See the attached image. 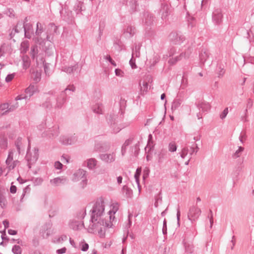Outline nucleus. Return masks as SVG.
<instances>
[{"label": "nucleus", "instance_id": "9b49d317", "mask_svg": "<svg viewBox=\"0 0 254 254\" xmlns=\"http://www.w3.org/2000/svg\"><path fill=\"white\" fill-rule=\"evenodd\" d=\"M77 141V137L74 135L70 136H63L60 138L61 143L65 145H71L74 144Z\"/></svg>", "mask_w": 254, "mask_h": 254}, {"label": "nucleus", "instance_id": "13d9d810", "mask_svg": "<svg viewBox=\"0 0 254 254\" xmlns=\"http://www.w3.org/2000/svg\"><path fill=\"white\" fill-rule=\"evenodd\" d=\"M225 72V71L224 68H223L221 67H219L218 68V72H217L218 74V77H220L223 76Z\"/></svg>", "mask_w": 254, "mask_h": 254}, {"label": "nucleus", "instance_id": "37998d69", "mask_svg": "<svg viewBox=\"0 0 254 254\" xmlns=\"http://www.w3.org/2000/svg\"><path fill=\"white\" fill-rule=\"evenodd\" d=\"M177 145L174 142H171L169 144V150L170 152H175L177 150Z\"/></svg>", "mask_w": 254, "mask_h": 254}, {"label": "nucleus", "instance_id": "1a4fd4ad", "mask_svg": "<svg viewBox=\"0 0 254 254\" xmlns=\"http://www.w3.org/2000/svg\"><path fill=\"white\" fill-rule=\"evenodd\" d=\"M120 2L123 4H126L128 10L133 13L136 10L137 6V0H120Z\"/></svg>", "mask_w": 254, "mask_h": 254}, {"label": "nucleus", "instance_id": "393cba45", "mask_svg": "<svg viewBox=\"0 0 254 254\" xmlns=\"http://www.w3.org/2000/svg\"><path fill=\"white\" fill-rule=\"evenodd\" d=\"M134 34L135 28L131 26H128L124 32V34L127 37H131Z\"/></svg>", "mask_w": 254, "mask_h": 254}, {"label": "nucleus", "instance_id": "ea45409f", "mask_svg": "<svg viewBox=\"0 0 254 254\" xmlns=\"http://www.w3.org/2000/svg\"><path fill=\"white\" fill-rule=\"evenodd\" d=\"M110 156L109 154H102L100 155V158L102 160L108 162L110 160Z\"/></svg>", "mask_w": 254, "mask_h": 254}, {"label": "nucleus", "instance_id": "5701e85b", "mask_svg": "<svg viewBox=\"0 0 254 254\" xmlns=\"http://www.w3.org/2000/svg\"><path fill=\"white\" fill-rule=\"evenodd\" d=\"M92 111L97 114H103V106L102 104L97 103L92 107Z\"/></svg>", "mask_w": 254, "mask_h": 254}, {"label": "nucleus", "instance_id": "2f4dec72", "mask_svg": "<svg viewBox=\"0 0 254 254\" xmlns=\"http://www.w3.org/2000/svg\"><path fill=\"white\" fill-rule=\"evenodd\" d=\"M22 138L20 137H19L15 142V145L16 147L18 154H20L21 153L20 150L22 145Z\"/></svg>", "mask_w": 254, "mask_h": 254}, {"label": "nucleus", "instance_id": "7ed1b4c3", "mask_svg": "<svg viewBox=\"0 0 254 254\" xmlns=\"http://www.w3.org/2000/svg\"><path fill=\"white\" fill-rule=\"evenodd\" d=\"M29 148L30 144H29L25 159L27 161V165L29 169H30L31 168V165L35 163L38 160L39 157V150L38 148H35L33 152L31 153L29 151Z\"/></svg>", "mask_w": 254, "mask_h": 254}, {"label": "nucleus", "instance_id": "f3484780", "mask_svg": "<svg viewBox=\"0 0 254 254\" xmlns=\"http://www.w3.org/2000/svg\"><path fill=\"white\" fill-rule=\"evenodd\" d=\"M7 146V140L5 133L1 132L0 133V147L2 149H6Z\"/></svg>", "mask_w": 254, "mask_h": 254}, {"label": "nucleus", "instance_id": "e433bc0d", "mask_svg": "<svg viewBox=\"0 0 254 254\" xmlns=\"http://www.w3.org/2000/svg\"><path fill=\"white\" fill-rule=\"evenodd\" d=\"M244 148L243 147L239 146L238 149L236 151L233 155L235 158H237L240 156L241 153L243 151Z\"/></svg>", "mask_w": 254, "mask_h": 254}, {"label": "nucleus", "instance_id": "680f3d73", "mask_svg": "<svg viewBox=\"0 0 254 254\" xmlns=\"http://www.w3.org/2000/svg\"><path fill=\"white\" fill-rule=\"evenodd\" d=\"M0 232L1 233V234H2L1 236V239L2 240V241H5V240L8 241L9 240V239L6 236L5 230H4L3 231H2L1 232L0 231Z\"/></svg>", "mask_w": 254, "mask_h": 254}, {"label": "nucleus", "instance_id": "a878e982", "mask_svg": "<svg viewBox=\"0 0 254 254\" xmlns=\"http://www.w3.org/2000/svg\"><path fill=\"white\" fill-rule=\"evenodd\" d=\"M97 161L94 158H90L87 160V166L89 169H94L97 165Z\"/></svg>", "mask_w": 254, "mask_h": 254}, {"label": "nucleus", "instance_id": "c03bdc74", "mask_svg": "<svg viewBox=\"0 0 254 254\" xmlns=\"http://www.w3.org/2000/svg\"><path fill=\"white\" fill-rule=\"evenodd\" d=\"M119 204L117 202L112 203V213L115 214L119 210Z\"/></svg>", "mask_w": 254, "mask_h": 254}, {"label": "nucleus", "instance_id": "f03ea898", "mask_svg": "<svg viewBox=\"0 0 254 254\" xmlns=\"http://www.w3.org/2000/svg\"><path fill=\"white\" fill-rule=\"evenodd\" d=\"M75 90V87L72 85L70 87L66 88L64 91L61 92V93L56 98V104L55 105V108H61L66 101V92L67 91H71L73 92Z\"/></svg>", "mask_w": 254, "mask_h": 254}, {"label": "nucleus", "instance_id": "7c9ffc66", "mask_svg": "<svg viewBox=\"0 0 254 254\" xmlns=\"http://www.w3.org/2000/svg\"><path fill=\"white\" fill-rule=\"evenodd\" d=\"M131 142H132V139H128L125 141V142H124V143L123 144V145L122 146L121 152H122V155H125V154L126 152V148H127V146H128L129 144H130Z\"/></svg>", "mask_w": 254, "mask_h": 254}, {"label": "nucleus", "instance_id": "aec40b11", "mask_svg": "<svg viewBox=\"0 0 254 254\" xmlns=\"http://www.w3.org/2000/svg\"><path fill=\"white\" fill-rule=\"evenodd\" d=\"M199 59L202 63H204L209 57V53L207 49H202L199 53Z\"/></svg>", "mask_w": 254, "mask_h": 254}, {"label": "nucleus", "instance_id": "423d86ee", "mask_svg": "<svg viewBox=\"0 0 254 254\" xmlns=\"http://www.w3.org/2000/svg\"><path fill=\"white\" fill-rule=\"evenodd\" d=\"M201 213V209L195 206L190 207L188 214V217L191 222L196 221Z\"/></svg>", "mask_w": 254, "mask_h": 254}, {"label": "nucleus", "instance_id": "c756f323", "mask_svg": "<svg viewBox=\"0 0 254 254\" xmlns=\"http://www.w3.org/2000/svg\"><path fill=\"white\" fill-rule=\"evenodd\" d=\"M58 27L53 23H51L48 25V32L51 34L57 33Z\"/></svg>", "mask_w": 254, "mask_h": 254}, {"label": "nucleus", "instance_id": "5fc2aeb1", "mask_svg": "<svg viewBox=\"0 0 254 254\" xmlns=\"http://www.w3.org/2000/svg\"><path fill=\"white\" fill-rule=\"evenodd\" d=\"M22 46V51L23 53H26L29 48V46L26 43H22L21 44Z\"/></svg>", "mask_w": 254, "mask_h": 254}, {"label": "nucleus", "instance_id": "3c124183", "mask_svg": "<svg viewBox=\"0 0 254 254\" xmlns=\"http://www.w3.org/2000/svg\"><path fill=\"white\" fill-rule=\"evenodd\" d=\"M23 68L25 69H27V68H28L30 65V63L29 61V60H28V58H27L26 60H25V59H23Z\"/></svg>", "mask_w": 254, "mask_h": 254}, {"label": "nucleus", "instance_id": "0eeeda50", "mask_svg": "<svg viewBox=\"0 0 254 254\" xmlns=\"http://www.w3.org/2000/svg\"><path fill=\"white\" fill-rule=\"evenodd\" d=\"M154 17L153 15L147 11L144 12L142 19V24L147 29L151 26L154 22Z\"/></svg>", "mask_w": 254, "mask_h": 254}, {"label": "nucleus", "instance_id": "49530a36", "mask_svg": "<svg viewBox=\"0 0 254 254\" xmlns=\"http://www.w3.org/2000/svg\"><path fill=\"white\" fill-rule=\"evenodd\" d=\"M139 49L140 48L139 47L135 46V50H133L132 54V57L133 58V56H135L136 57H139L140 56V53H139Z\"/></svg>", "mask_w": 254, "mask_h": 254}, {"label": "nucleus", "instance_id": "c9c22d12", "mask_svg": "<svg viewBox=\"0 0 254 254\" xmlns=\"http://www.w3.org/2000/svg\"><path fill=\"white\" fill-rule=\"evenodd\" d=\"M126 102L127 101L124 99L121 98L120 101V110L121 111V114L123 115V110L126 108Z\"/></svg>", "mask_w": 254, "mask_h": 254}, {"label": "nucleus", "instance_id": "864d4df0", "mask_svg": "<svg viewBox=\"0 0 254 254\" xmlns=\"http://www.w3.org/2000/svg\"><path fill=\"white\" fill-rule=\"evenodd\" d=\"M15 76V73L9 74L5 77V81L6 82H10L14 78Z\"/></svg>", "mask_w": 254, "mask_h": 254}, {"label": "nucleus", "instance_id": "4468645a", "mask_svg": "<svg viewBox=\"0 0 254 254\" xmlns=\"http://www.w3.org/2000/svg\"><path fill=\"white\" fill-rule=\"evenodd\" d=\"M160 13L161 14V18L162 19H165L170 14V12L169 6L167 3H161Z\"/></svg>", "mask_w": 254, "mask_h": 254}, {"label": "nucleus", "instance_id": "a18cd8bd", "mask_svg": "<svg viewBox=\"0 0 254 254\" xmlns=\"http://www.w3.org/2000/svg\"><path fill=\"white\" fill-rule=\"evenodd\" d=\"M51 132V134L52 137H55L58 136L60 133L59 127L53 129Z\"/></svg>", "mask_w": 254, "mask_h": 254}, {"label": "nucleus", "instance_id": "603ef678", "mask_svg": "<svg viewBox=\"0 0 254 254\" xmlns=\"http://www.w3.org/2000/svg\"><path fill=\"white\" fill-rule=\"evenodd\" d=\"M228 113V108H226L222 112V113L220 115V118L222 120L224 119V118H225Z\"/></svg>", "mask_w": 254, "mask_h": 254}, {"label": "nucleus", "instance_id": "09e8293b", "mask_svg": "<svg viewBox=\"0 0 254 254\" xmlns=\"http://www.w3.org/2000/svg\"><path fill=\"white\" fill-rule=\"evenodd\" d=\"M8 108H9V105L7 103L0 104V110L1 111L8 110Z\"/></svg>", "mask_w": 254, "mask_h": 254}, {"label": "nucleus", "instance_id": "a19ab883", "mask_svg": "<svg viewBox=\"0 0 254 254\" xmlns=\"http://www.w3.org/2000/svg\"><path fill=\"white\" fill-rule=\"evenodd\" d=\"M133 214L131 213H128V223L126 226V228L127 229V232L128 231V228L130 227L131 225V218L132 217Z\"/></svg>", "mask_w": 254, "mask_h": 254}, {"label": "nucleus", "instance_id": "473e14b6", "mask_svg": "<svg viewBox=\"0 0 254 254\" xmlns=\"http://www.w3.org/2000/svg\"><path fill=\"white\" fill-rule=\"evenodd\" d=\"M70 227L74 230H77L82 227H84V223L80 224L78 221H74L70 224Z\"/></svg>", "mask_w": 254, "mask_h": 254}, {"label": "nucleus", "instance_id": "58836bf2", "mask_svg": "<svg viewBox=\"0 0 254 254\" xmlns=\"http://www.w3.org/2000/svg\"><path fill=\"white\" fill-rule=\"evenodd\" d=\"M185 250L186 252L190 254H192L194 252V247L193 245L190 244H186Z\"/></svg>", "mask_w": 254, "mask_h": 254}, {"label": "nucleus", "instance_id": "412c9836", "mask_svg": "<svg viewBox=\"0 0 254 254\" xmlns=\"http://www.w3.org/2000/svg\"><path fill=\"white\" fill-rule=\"evenodd\" d=\"M78 64H76L74 65L70 66H64L63 67V71L64 72L70 74L74 71H77L78 68Z\"/></svg>", "mask_w": 254, "mask_h": 254}, {"label": "nucleus", "instance_id": "f704fd0d", "mask_svg": "<svg viewBox=\"0 0 254 254\" xmlns=\"http://www.w3.org/2000/svg\"><path fill=\"white\" fill-rule=\"evenodd\" d=\"M196 234L195 228L192 226L190 228V232L189 231H188L186 233V236H189L191 237H193L195 236Z\"/></svg>", "mask_w": 254, "mask_h": 254}, {"label": "nucleus", "instance_id": "c85d7f7f", "mask_svg": "<svg viewBox=\"0 0 254 254\" xmlns=\"http://www.w3.org/2000/svg\"><path fill=\"white\" fill-rule=\"evenodd\" d=\"M18 106L19 105L18 102H16L14 104L9 106V108L8 109V110L4 111L2 113H1V115H5L8 113L14 111L16 109H17L18 107Z\"/></svg>", "mask_w": 254, "mask_h": 254}, {"label": "nucleus", "instance_id": "79ce46f5", "mask_svg": "<svg viewBox=\"0 0 254 254\" xmlns=\"http://www.w3.org/2000/svg\"><path fill=\"white\" fill-rule=\"evenodd\" d=\"M189 152V149L188 147H186L182 149L181 152L180 153V156L181 158H185V157L187 155Z\"/></svg>", "mask_w": 254, "mask_h": 254}, {"label": "nucleus", "instance_id": "a211bd4d", "mask_svg": "<svg viewBox=\"0 0 254 254\" xmlns=\"http://www.w3.org/2000/svg\"><path fill=\"white\" fill-rule=\"evenodd\" d=\"M67 182L66 178H62L60 177L55 178L50 180V183L54 186H58L60 184H64Z\"/></svg>", "mask_w": 254, "mask_h": 254}, {"label": "nucleus", "instance_id": "ddd939ff", "mask_svg": "<svg viewBox=\"0 0 254 254\" xmlns=\"http://www.w3.org/2000/svg\"><path fill=\"white\" fill-rule=\"evenodd\" d=\"M197 107L198 109L203 112H207L210 109V105L208 103L202 102L196 104ZM200 112L197 114L198 119H201L202 117L200 115Z\"/></svg>", "mask_w": 254, "mask_h": 254}, {"label": "nucleus", "instance_id": "9d476101", "mask_svg": "<svg viewBox=\"0 0 254 254\" xmlns=\"http://www.w3.org/2000/svg\"><path fill=\"white\" fill-rule=\"evenodd\" d=\"M212 21L215 25H220L222 21L223 14L221 9L217 8L212 13Z\"/></svg>", "mask_w": 254, "mask_h": 254}, {"label": "nucleus", "instance_id": "4be33fe9", "mask_svg": "<svg viewBox=\"0 0 254 254\" xmlns=\"http://www.w3.org/2000/svg\"><path fill=\"white\" fill-rule=\"evenodd\" d=\"M123 195L127 198H131L132 195V190L127 186H124L122 189Z\"/></svg>", "mask_w": 254, "mask_h": 254}, {"label": "nucleus", "instance_id": "bf43d9fd", "mask_svg": "<svg viewBox=\"0 0 254 254\" xmlns=\"http://www.w3.org/2000/svg\"><path fill=\"white\" fill-rule=\"evenodd\" d=\"M22 99L28 100V98L25 94L19 95L15 98L16 101L20 100Z\"/></svg>", "mask_w": 254, "mask_h": 254}, {"label": "nucleus", "instance_id": "f257e3e1", "mask_svg": "<svg viewBox=\"0 0 254 254\" xmlns=\"http://www.w3.org/2000/svg\"><path fill=\"white\" fill-rule=\"evenodd\" d=\"M105 210L104 201L102 197L97 199L91 210V221L92 229L98 231L100 237H105L106 233L109 232L111 227V209L108 212V220L102 219L100 217Z\"/></svg>", "mask_w": 254, "mask_h": 254}, {"label": "nucleus", "instance_id": "69168bd1", "mask_svg": "<svg viewBox=\"0 0 254 254\" xmlns=\"http://www.w3.org/2000/svg\"><path fill=\"white\" fill-rule=\"evenodd\" d=\"M180 216H181V212H180L179 206H178L177 209V221H178V225L179 226H180Z\"/></svg>", "mask_w": 254, "mask_h": 254}, {"label": "nucleus", "instance_id": "dca6fc26", "mask_svg": "<svg viewBox=\"0 0 254 254\" xmlns=\"http://www.w3.org/2000/svg\"><path fill=\"white\" fill-rule=\"evenodd\" d=\"M36 87L34 85L30 84L28 87H27L25 90V94L29 100L31 96L33 95L34 93L36 92Z\"/></svg>", "mask_w": 254, "mask_h": 254}, {"label": "nucleus", "instance_id": "0e129e2a", "mask_svg": "<svg viewBox=\"0 0 254 254\" xmlns=\"http://www.w3.org/2000/svg\"><path fill=\"white\" fill-rule=\"evenodd\" d=\"M129 64L131 68L133 69L136 68V65L135 64V60L132 57L129 61Z\"/></svg>", "mask_w": 254, "mask_h": 254}, {"label": "nucleus", "instance_id": "6ab92c4d", "mask_svg": "<svg viewBox=\"0 0 254 254\" xmlns=\"http://www.w3.org/2000/svg\"><path fill=\"white\" fill-rule=\"evenodd\" d=\"M52 100L51 97H46L45 101L40 105V106L44 109L51 110L53 108Z\"/></svg>", "mask_w": 254, "mask_h": 254}, {"label": "nucleus", "instance_id": "cd10ccee", "mask_svg": "<svg viewBox=\"0 0 254 254\" xmlns=\"http://www.w3.org/2000/svg\"><path fill=\"white\" fill-rule=\"evenodd\" d=\"M38 53V46L37 45H33L31 46L30 50V56L33 60H35L37 58Z\"/></svg>", "mask_w": 254, "mask_h": 254}, {"label": "nucleus", "instance_id": "4c0bfd02", "mask_svg": "<svg viewBox=\"0 0 254 254\" xmlns=\"http://www.w3.org/2000/svg\"><path fill=\"white\" fill-rule=\"evenodd\" d=\"M12 252L14 254H21V249L19 246L15 245L12 249Z\"/></svg>", "mask_w": 254, "mask_h": 254}, {"label": "nucleus", "instance_id": "de8ad7c7", "mask_svg": "<svg viewBox=\"0 0 254 254\" xmlns=\"http://www.w3.org/2000/svg\"><path fill=\"white\" fill-rule=\"evenodd\" d=\"M148 84L146 82H143L142 86H141V91L143 93L146 92L148 91Z\"/></svg>", "mask_w": 254, "mask_h": 254}, {"label": "nucleus", "instance_id": "6e6d98bb", "mask_svg": "<svg viewBox=\"0 0 254 254\" xmlns=\"http://www.w3.org/2000/svg\"><path fill=\"white\" fill-rule=\"evenodd\" d=\"M176 52L177 49L175 47L171 48L168 52L169 57L173 56Z\"/></svg>", "mask_w": 254, "mask_h": 254}, {"label": "nucleus", "instance_id": "20e7f679", "mask_svg": "<svg viewBox=\"0 0 254 254\" xmlns=\"http://www.w3.org/2000/svg\"><path fill=\"white\" fill-rule=\"evenodd\" d=\"M123 118V116H121L119 118H118L117 120L114 118V123H112V133H117L122 129L129 126L128 123H121Z\"/></svg>", "mask_w": 254, "mask_h": 254}, {"label": "nucleus", "instance_id": "2eb2a0df", "mask_svg": "<svg viewBox=\"0 0 254 254\" xmlns=\"http://www.w3.org/2000/svg\"><path fill=\"white\" fill-rule=\"evenodd\" d=\"M75 176L78 180H81L83 182H86V171L83 169H79L75 174Z\"/></svg>", "mask_w": 254, "mask_h": 254}, {"label": "nucleus", "instance_id": "b1692460", "mask_svg": "<svg viewBox=\"0 0 254 254\" xmlns=\"http://www.w3.org/2000/svg\"><path fill=\"white\" fill-rule=\"evenodd\" d=\"M83 4V2L80 1H77L75 3L73 9L77 14L81 13L82 11L84 10V9L82 8Z\"/></svg>", "mask_w": 254, "mask_h": 254}, {"label": "nucleus", "instance_id": "6e6552de", "mask_svg": "<svg viewBox=\"0 0 254 254\" xmlns=\"http://www.w3.org/2000/svg\"><path fill=\"white\" fill-rule=\"evenodd\" d=\"M169 38L170 41L174 44H181L185 40L184 35L177 32L171 33L169 35Z\"/></svg>", "mask_w": 254, "mask_h": 254}, {"label": "nucleus", "instance_id": "8fccbe9b", "mask_svg": "<svg viewBox=\"0 0 254 254\" xmlns=\"http://www.w3.org/2000/svg\"><path fill=\"white\" fill-rule=\"evenodd\" d=\"M115 74L116 76L119 77H123L124 75V72L119 68H116L115 70Z\"/></svg>", "mask_w": 254, "mask_h": 254}, {"label": "nucleus", "instance_id": "f8f14e48", "mask_svg": "<svg viewBox=\"0 0 254 254\" xmlns=\"http://www.w3.org/2000/svg\"><path fill=\"white\" fill-rule=\"evenodd\" d=\"M24 28L25 37L28 39H30L34 35V30L33 26L31 23H25L23 26Z\"/></svg>", "mask_w": 254, "mask_h": 254}, {"label": "nucleus", "instance_id": "e2e57ef3", "mask_svg": "<svg viewBox=\"0 0 254 254\" xmlns=\"http://www.w3.org/2000/svg\"><path fill=\"white\" fill-rule=\"evenodd\" d=\"M6 14L10 17H14V10L12 9H10V8L8 9L7 11L6 12Z\"/></svg>", "mask_w": 254, "mask_h": 254}, {"label": "nucleus", "instance_id": "bb28decb", "mask_svg": "<svg viewBox=\"0 0 254 254\" xmlns=\"http://www.w3.org/2000/svg\"><path fill=\"white\" fill-rule=\"evenodd\" d=\"M183 100L181 99H175L172 104L171 109L173 111L177 110L181 106Z\"/></svg>", "mask_w": 254, "mask_h": 254}, {"label": "nucleus", "instance_id": "4d7b16f0", "mask_svg": "<svg viewBox=\"0 0 254 254\" xmlns=\"http://www.w3.org/2000/svg\"><path fill=\"white\" fill-rule=\"evenodd\" d=\"M6 164L7 165V167L8 168L9 171L13 169L16 165V164L15 162H12L11 163H6Z\"/></svg>", "mask_w": 254, "mask_h": 254}, {"label": "nucleus", "instance_id": "052dcab7", "mask_svg": "<svg viewBox=\"0 0 254 254\" xmlns=\"http://www.w3.org/2000/svg\"><path fill=\"white\" fill-rule=\"evenodd\" d=\"M253 105V101L252 99L249 98L247 100V108L248 109H251Z\"/></svg>", "mask_w": 254, "mask_h": 254}, {"label": "nucleus", "instance_id": "338daca9", "mask_svg": "<svg viewBox=\"0 0 254 254\" xmlns=\"http://www.w3.org/2000/svg\"><path fill=\"white\" fill-rule=\"evenodd\" d=\"M161 201H162L161 197L159 195L156 196L155 202L154 203L155 207H157L158 206V202L159 201L161 202Z\"/></svg>", "mask_w": 254, "mask_h": 254}, {"label": "nucleus", "instance_id": "72a5a7b5", "mask_svg": "<svg viewBox=\"0 0 254 254\" xmlns=\"http://www.w3.org/2000/svg\"><path fill=\"white\" fill-rule=\"evenodd\" d=\"M43 32V28L41 23H37V29L35 32V35L37 36H40L41 34Z\"/></svg>", "mask_w": 254, "mask_h": 254}, {"label": "nucleus", "instance_id": "39448f33", "mask_svg": "<svg viewBox=\"0 0 254 254\" xmlns=\"http://www.w3.org/2000/svg\"><path fill=\"white\" fill-rule=\"evenodd\" d=\"M193 48L192 47H189L187 51H186L184 53H182L180 54L179 56H177L175 58H172L170 59L169 60V63L170 64H174L178 61L181 60L183 58H184L185 59H188L191 54Z\"/></svg>", "mask_w": 254, "mask_h": 254}, {"label": "nucleus", "instance_id": "774afa93", "mask_svg": "<svg viewBox=\"0 0 254 254\" xmlns=\"http://www.w3.org/2000/svg\"><path fill=\"white\" fill-rule=\"evenodd\" d=\"M63 164L59 161H56L55 163V167L57 169H61L63 168Z\"/></svg>", "mask_w": 254, "mask_h": 254}]
</instances>
